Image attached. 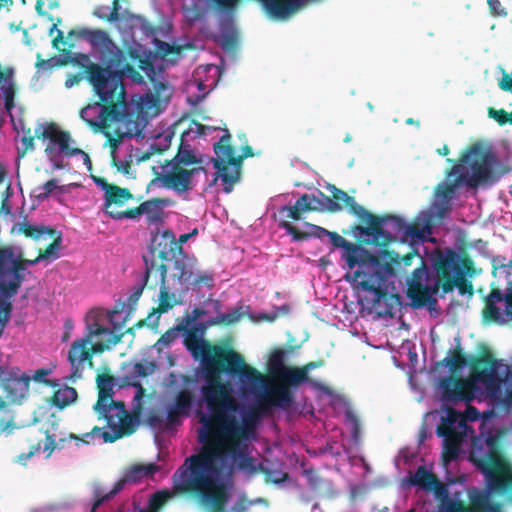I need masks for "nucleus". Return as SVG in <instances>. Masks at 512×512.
<instances>
[{"label": "nucleus", "mask_w": 512, "mask_h": 512, "mask_svg": "<svg viewBox=\"0 0 512 512\" xmlns=\"http://www.w3.org/2000/svg\"><path fill=\"white\" fill-rule=\"evenodd\" d=\"M178 330L184 332V346L196 360H201L206 385L201 393L209 414H201L198 429L200 451L187 457L173 475V489L178 494L197 499L212 512H223L228 499L220 480L222 471L254 469L249 442L256 436L261 412L273 405L263 397L259 407H252L238 417L240 402L232 395L230 384L220 378L222 372L238 376L250 390L262 388L266 378L246 364L244 357L231 348L213 345L203 338L205 327L195 325Z\"/></svg>", "instance_id": "1"}, {"label": "nucleus", "mask_w": 512, "mask_h": 512, "mask_svg": "<svg viewBox=\"0 0 512 512\" xmlns=\"http://www.w3.org/2000/svg\"><path fill=\"white\" fill-rule=\"evenodd\" d=\"M72 36L84 38L89 41L93 47L100 49L103 63L109 64L112 73L119 77L120 89H117L115 93L111 92L107 96L108 99L106 101L101 99L82 108V114L84 115L100 108L101 121L90 122V124L105 128L108 121L121 119L123 110H127L128 103L126 101L123 77H128L134 83L140 84L143 82V76L135 68L134 64L136 63L141 71L151 76L155 73L153 63L148 57L142 56L136 48L130 47L126 52L121 50L104 30L88 28H81L79 30L72 29L68 33V38Z\"/></svg>", "instance_id": "2"}, {"label": "nucleus", "mask_w": 512, "mask_h": 512, "mask_svg": "<svg viewBox=\"0 0 512 512\" xmlns=\"http://www.w3.org/2000/svg\"><path fill=\"white\" fill-rule=\"evenodd\" d=\"M329 239L334 248H342V259L345 260L346 280L353 281L357 288L365 294L359 296V303L369 310H377L383 300L400 303L399 295L387 292L388 280L393 275L391 264L371 254L362 245L347 241L337 232H331Z\"/></svg>", "instance_id": "3"}, {"label": "nucleus", "mask_w": 512, "mask_h": 512, "mask_svg": "<svg viewBox=\"0 0 512 512\" xmlns=\"http://www.w3.org/2000/svg\"><path fill=\"white\" fill-rule=\"evenodd\" d=\"M470 376L468 378L454 375L445 376L439 381L442 399L446 403H470L478 390L477 384L484 386L487 395L494 400H502L506 393H512V368L502 364L492 354L486 353L473 357L470 362Z\"/></svg>", "instance_id": "4"}, {"label": "nucleus", "mask_w": 512, "mask_h": 512, "mask_svg": "<svg viewBox=\"0 0 512 512\" xmlns=\"http://www.w3.org/2000/svg\"><path fill=\"white\" fill-rule=\"evenodd\" d=\"M469 460L485 476L486 492L508 495L512 501V468L505 459L500 433L473 437Z\"/></svg>", "instance_id": "5"}, {"label": "nucleus", "mask_w": 512, "mask_h": 512, "mask_svg": "<svg viewBox=\"0 0 512 512\" xmlns=\"http://www.w3.org/2000/svg\"><path fill=\"white\" fill-rule=\"evenodd\" d=\"M452 268L451 259L442 260L438 263L437 280L434 285H424L423 282L428 279L429 271L427 265L422 263L421 267H417L407 281V297L412 301L414 308H422L428 304L436 303L433 298L441 288L443 295L450 293L454 288L458 289L460 295H470L474 293L473 284L461 273L455 276L448 273V269Z\"/></svg>", "instance_id": "6"}, {"label": "nucleus", "mask_w": 512, "mask_h": 512, "mask_svg": "<svg viewBox=\"0 0 512 512\" xmlns=\"http://www.w3.org/2000/svg\"><path fill=\"white\" fill-rule=\"evenodd\" d=\"M13 252L9 248H0V337L10 321L13 309L11 299L18 293L25 276L23 271L27 266L35 265L41 261L39 255L33 259L21 257L12 261L9 269H5V261L11 257Z\"/></svg>", "instance_id": "7"}, {"label": "nucleus", "mask_w": 512, "mask_h": 512, "mask_svg": "<svg viewBox=\"0 0 512 512\" xmlns=\"http://www.w3.org/2000/svg\"><path fill=\"white\" fill-rule=\"evenodd\" d=\"M464 413H460L452 407L446 409V416L441 418L437 426L436 434L443 438L442 459L445 463L456 460L459 456L461 445L471 427L467 421H476L480 418L478 409L469 403Z\"/></svg>", "instance_id": "8"}, {"label": "nucleus", "mask_w": 512, "mask_h": 512, "mask_svg": "<svg viewBox=\"0 0 512 512\" xmlns=\"http://www.w3.org/2000/svg\"><path fill=\"white\" fill-rule=\"evenodd\" d=\"M285 356V350L274 349L267 364L270 375L279 382V385L268 390L266 401L282 409L291 406L294 395L290 387L300 385L304 376L303 369L285 365Z\"/></svg>", "instance_id": "9"}, {"label": "nucleus", "mask_w": 512, "mask_h": 512, "mask_svg": "<svg viewBox=\"0 0 512 512\" xmlns=\"http://www.w3.org/2000/svg\"><path fill=\"white\" fill-rule=\"evenodd\" d=\"M230 141L231 135L228 130H225V134L213 147L216 158H212V162L217 170L215 180L218 177L222 180L225 193H230L234 185L240 180L242 161L254 155L252 147L246 145L243 148V154L236 156L235 149Z\"/></svg>", "instance_id": "10"}, {"label": "nucleus", "mask_w": 512, "mask_h": 512, "mask_svg": "<svg viewBox=\"0 0 512 512\" xmlns=\"http://www.w3.org/2000/svg\"><path fill=\"white\" fill-rule=\"evenodd\" d=\"M495 157L491 151L484 150L480 145H471L460 158V164L454 165L447 176L458 174L457 183H466L475 188L490 179Z\"/></svg>", "instance_id": "11"}, {"label": "nucleus", "mask_w": 512, "mask_h": 512, "mask_svg": "<svg viewBox=\"0 0 512 512\" xmlns=\"http://www.w3.org/2000/svg\"><path fill=\"white\" fill-rule=\"evenodd\" d=\"M179 381L184 387L174 393L172 401L166 406V426L168 428L182 424V419L190 416L195 404V394L187 388L195 383V379L190 375L171 372L168 376L167 386L170 389L178 388Z\"/></svg>", "instance_id": "12"}, {"label": "nucleus", "mask_w": 512, "mask_h": 512, "mask_svg": "<svg viewBox=\"0 0 512 512\" xmlns=\"http://www.w3.org/2000/svg\"><path fill=\"white\" fill-rule=\"evenodd\" d=\"M70 62L83 69L85 79L93 87L98 100L103 99L106 101L108 99L107 96L111 92L115 93L117 89H120L119 77L112 73L109 64L101 66L100 64L93 63L88 55L82 53L75 54L70 59Z\"/></svg>", "instance_id": "13"}, {"label": "nucleus", "mask_w": 512, "mask_h": 512, "mask_svg": "<svg viewBox=\"0 0 512 512\" xmlns=\"http://www.w3.org/2000/svg\"><path fill=\"white\" fill-rule=\"evenodd\" d=\"M363 223L367 226H358L359 232L362 235L372 237L371 243L381 247H386L398 237H403L406 224L399 216H376L369 211Z\"/></svg>", "instance_id": "14"}, {"label": "nucleus", "mask_w": 512, "mask_h": 512, "mask_svg": "<svg viewBox=\"0 0 512 512\" xmlns=\"http://www.w3.org/2000/svg\"><path fill=\"white\" fill-rule=\"evenodd\" d=\"M162 171L156 173V180L162 187L173 190L178 194L191 191L196 186L195 177L203 173L207 175L205 168H190L165 160L161 165Z\"/></svg>", "instance_id": "15"}, {"label": "nucleus", "mask_w": 512, "mask_h": 512, "mask_svg": "<svg viewBox=\"0 0 512 512\" xmlns=\"http://www.w3.org/2000/svg\"><path fill=\"white\" fill-rule=\"evenodd\" d=\"M12 232L24 234L27 238L36 241L52 238V242L44 250H39L38 255L41 260H55L59 257L58 252L62 243V233L60 231L44 225L35 226L25 222L13 226Z\"/></svg>", "instance_id": "16"}, {"label": "nucleus", "mask_w": 512, "mask_h": 512, "mask_svg": "<svg viewBox=\"0 0 512 512\" xmlns=\"http://www.w3.org/2000/svg\"><path fill=\"white\" fill-rule=\"evenodd\" d=\"M31 375L21 373L18 367L5 370L0 366V383L5 398L10 402H20L29 394Z\"/></svg>", "instance_id": "17"}, {"label": "nucleus", "mask_w": 512, "mask_h": 512, "mask_svg": "<svg viewBox=\"0 0 512 512\" xmlns=\"http://www.w3.org/2000/svg\"><path fill=\"white\" fill-rule=\"evenodd\" d=\"M132 116H133L132 114H129V113H127L126 110H123V116L121 119L108 121L107 126L105 128H102V127L90 124V122L101 121L100 108H98L96 110H92L88 114H85V115L82 114V109L80 110V118L83 121H85L89 127L93 128L95 131H101L106 135V137L108 138V142L110 144L112 152H114L115 149L119 146L123 137H125V136L131 137L133 135H138L141 132V129H139L138 127H135L134 130L128 128L127 131H125V132H120L117 129V130H115L117 137L112 136L111 131H110L111 124L112 123L128 124L132 121V119H131Z\"/></svg>", "instance_id": "18"}, {"label": "nucleus", "mask_w": 512, "mask_h": 512, "mask_svg": "<svg viewBox=\"0 0 512 512\" xmlns=\"http://www.w3.org/2000/svg\"><path fill=\"white\" fill-rule=\"evenodd\" d=\"M326 190L331 194V197L320 192V196L326 201V211L330 213H336L343 209L344 204L353 215L357 216L361 222L365 221V217L368 215V210L363 206L359 205L355 198L349 196L345 191L336 187L333 184H327Z\"/></svg>", "instance_id": "19"}, {"label": "nucleus", "mask_w": 512, "mask_h": 512, "mask_svg": "<svg viewBox=\"0 0 512 512\" xmlns=\"http://www.w3.org/2000/svg\"><path fill=\"white\" fill-rule=\"evenodd\" d=\"M35 133L36 137L42 139H49L54 144L58 145L60 152L65 154L66 156L70 157L74 155H82L85 163H91L90 157L86 152H84L80 148L70 147V133L68 131L60 130L55 123H48L44 127L40 125L39 128L35 130Z\"/></svg>", "instance_id": "20"}, {"label": "nucleus", "mask_w": 512, "mask_h": 512, "mask_svg": "<svg viewBox=\"0 0 512 512\" xmlns=\"http://www.w3.org/2000/svg\"><path fill=\"white\" fill-rule=\"evenodd\" d=\"M176 251L182 253L183 249L177 244L174 233L165 230L153 236L148 253L143 258L165 263L174 258Z\"/></svg>", "instance_id": "21"}, {"label": "nucleus", "mask_w": 512, "mask_h": 512, "mask_svg": "<svg viewBox=\"0 0 512 512\" xmlns=\"http://www.w3.org/2000/svg\"><path fill=\"white\" fill-rule=\"evenodd\" d=\"M505 302V315L512 320V285L507 288L503 294L500 289L492 288L490 293L484 298L485 306L482 311V317L487 322L502 321V314L498 303Z\"/></svg>", "instance_id": "22"}, {"label": "nucleus", "mask_w": 512, "mask_h": 512, "mask_svg": "<svg viewBox=\"0 0 512 512\" xmlns=\"http://www.w3.org/2000/svg\"><path fill=\"white\" fill-rule=\"evenodd\" d=\"M90 342L87 339L79 338L73 341L68 351V361L71 365V374L69 380L76 381L82 377L85 363L90 368L93 367V360L91 358L88 345Z\"/></svg>", "instance_id": "23"}, {"label": "nucleus", "mask_w": 512, "mask_h": 512, "mask_svg": "<svg viewBox=\"0 0 512 512\" xmlns=\"http://www.w3.org/2000/svg\"><path fill=\"white\" fill-rule=\"evenodd\" d=\"M488 492L472 488L468 492L470 505L462 500H453L439 505V512H484Z\"/></svg>", "instance_id": "24"}, {"label": "nucleus", "mask_w": 512, "mask_h": 512, "mask_svg": "<svg viewBox=\"0 0 512 512\" xmlns=\"http://www.w3.org/2000/svg\"><path fill=\"white\" fill-rule=\"evenodd\" d=\"M134 196L128 188L114 185L106 194H104V212L114 220L127 219L126 217H118V214H124L126 210H119L118 207L123 206L129 200H133Z\"/></svg>", "instance_id": "25"}, {"label": "nucleus", "mask_w": 512, "mask_h": 512, "mask_svg": "<svg viewBox=\"0 0 512 512\" xmlns=\"http://www.w3.org/2000/svg\"><path fill=\"white\" fill-rule=\"evenodd\" d=\"M451 259L452 268L448 269V273L458 276L461 273L463 277L466 275L472 276L475 272L474 263L469 256L459 257L453 249H447L445 253L439 252L433 261V267L438 273V263L442 260Z\"/></svg>", "instance_id": "26"}, {"label": "nucleus", "mask_w": 512, "mask_h": 512, "mask_svg": "<svg viewBox=\"0 0 512 512\" xmlns=\"http://www.w3.org/2000/svg\"><path fill=\"white\" fill-rule=\"evenodd\" d=\"M118 415H120L119 424H116L115 428H110L113 432H103L102 439L104 442H115L123 436L131 435L135 432L137 427V419L133 415L129 414L125 406H121L118 409Z\"/></svg>", "instance_id": "27"}, {"label": "nucleus", "mask_w": 512, "mask_h": 512, "mask_svg": "<svg viewBox=\"0 0 512 512\" xmlns=\"http://www.w3.org/2000/svg\"><path fill=\"white\" fill-rule=\"evenodd\" d=\"M145 263V273L143 276V286L149 289H156L158 286L166 285L167 266L163 262L143 258Z\"/></svg>", "instance_id": "28"}, {"label": "nucleus", "mask_w": 512, "mask_h": 512, "mask_svg": "<svg viewBox=\"0 0 512 512\" xmlns=\"http://www.w3.org/2000/svg\"><path fill=\"white\" fill-rule=\"evenodd\" d=\"M164 200L160 198H154L141 203L139 206L134 208L126 209L124 214H118V217H126L127 219H136L139 216L146 214L151 220H158L163 211L162 204Z\"/></svg>", "instance_id": "29"}, {"label": "nucleus", "mask_w": 512, "mask_h": 512, "mask_svg": "<svg viewBox=\"0 0 512 512\" xmlns=\"http://www.w3.org/2000/svg\"><path fill=\"white\" fill-rule=\"evenodd\" d=\"M266 12L273 18L284 19L303 4V0H260Z\"/></svg>", "instance_id": "30"}, {"label": "nucleus", "mask_w": 512, "mask_h": 512, "mask_svg": "<svg viewBox=\"0 0 512 512\" xmlns=\"http://www.w3.org/2000/svg\"><path fill=\"white\" fill-rule=\"evenodd\" d=\"M313 201H316V196L305 193L296 200L293 206H283L280 208L279 212L280 214L286 213V218L298 221L301 219L304 212L321 209L320 206H314Z\"/></svg>", "instance_id": "31"}, {"label": "nucleus", "mask_w": 512, "mask_h": 512, "mask_svg": "<svg viewBox=\"0 0 512 512\" xmlns=\"http://www.w3.org/2000/svg\"><path fill=\"white\" fill-rule=\"evenodd\" d=\"M121 406H125L124 402L110 399L104 402V406L97 407V404H94L93 408L97 412L98 418L106 421L107 427L115 428L121 419L120 415H118V409Z\"/></svg>", "instance_id": "32"}, {"label": "nucleus", "mask_w": 512, "mask_h": 512, "mask_svg": "<svg viewBox=\"0 0 512 512\" xmlns=\"http://www.w3.org/2000/svg\"><path fill=\"white\" fill-rule=\"evenodd\" d=\"M169 161L190 168H204L201 157H198L190 145L184 144L183 141H181L177 153Z\"/></svg>", "instance_id": "33"}, {"label": "nucleus", "mask_w": 512, "mask_h": 512, "mask_svg": "<svg viewBox=\"0 0 512 512\" xmlns=\"http://www.w3.org/2000/svg\"><path fill=\"white\" fill-rule=\"evenodd\" d=\"M437 479V476L432 471L428 470L424 465H421L416 469L414 474L409 475L408 482L412 486H418L430 492Z\"/></svg>", "instance_id": "34"}, {"label": "nucleus", "mask_w": 512, "mask_h": 512, "mask_svg": "<svg viewBox=\"0 0 512 512\" xmlns=\"http://www.w3.org/2000/svg\"><path fill=\"white\" fill-rule=\"evenodd\" d=\"M96 383L98 388L97 407L104 406V402L112 399L114 394V377L108 373L97 375Z\"/></svg>", "instance_id": "35"}, {"label": "nucleus", "mask_w": 512, "mask_h": 512, "mask_svg": "<svg viewBox=\"0 0 512 512\" xmlns=\"http://www.w3.org/2000/svg\"><path fill=\"white\" fill-rule=\"evenodd\" d=\"M127 480L126 478L119 479L112 490L108 493H104L100 486H95L93 490V504L90 512H96V510L105 502L114 498L125 486Z\"/></svg>", "instance_id": "36"}, {"label": "nucleus", "mask_w": 512, "mask_h": 512, "mask_svg": "<svg viewBox=\"0 0 512 512\" xmlns=\"http://www.w3.org/2000/svg\"><path fill=\"white\" fill-rule=\"evenodd\" d=\"M77 391L73 387L64 386L56 390L52 396V403L56 407L63 409L69 406L77 399Z\"/></svg>", "instance_id": "37"}, {"label": "nucleus", "mask_w": 512, "mask_h": 512, "mask_svg": "<svg viewBox=\"0 0 512 512\" xmlns=\"http://www.w3.org/2000/svg\"><path fill=\"white\" fill-rule=\"evenodd\" d=\"M158 300V307L153 309V312L158 314L166 313L178 304L176 295L171 293L166 285L160 287Z\"/></svg>", "instance_id": "38"}, {"label": "nucleus", "mask_w": 512, "mask_h": 512, "mask_svg": "<svg viewBox=\"0 0 512 512\" xmlns=\"http://www.w3.org/2000/svg\"><path fill=\"white\" fill-rule=\"evenodd\" d=\"M442 362L447 366L452 373L460 370L468 364L466 355L464 354L460 344L452 351L451 356L445 357Z\"/></svg>", "instance_id": "39"}, {"label": "nucleus", "mask_w": 512, "mask_h": 512, "mask_svg": "<svg viewBox=\"0 0 512 512\" xmlns=\"http://www.w3.org/2000/svg\"><path fill=\"white\" fill-rule=\"evenodd\" d=\"M120 5L119 0H113L112 8L110 9L108 6H98L93 14L94 16L109 21V22H115L120 19Z\"/></svg>", "instance_id": "40"}, {"label": "nucleus", "mask_w": 512, "mask_h": 512, "mask_svg": "<svg viewBox=\"0 0 512 512\" xmlns=\"http://www.w3.org/2000/svg\"><path fill=\"white\" fill-rule=\"evenodd\" d=\"M156 369L157 366L153 361L137 362L133 365L129 378L131 380L145 378L149 375H152Z\"/></svg>", "instance_id": "41"}, {"label": "nucleus", "mask_w": 512, "mask_h": 512, "mask_svg": "<svg viewBox=\"0 0 512 512\" xmlns=\"http://www.w3.org/2000/svg\"><path fill=\"white\" fill-rule=\"evenodd\" d=\"M241 307L234 308L230 312L220 314L217 317L210 320L211 325H224L229 326L240 321L243 316Z\"/></svg>", "instance_id": "42"}, {"label": "nucleus", "mask_w": 512, "mask_h": 512, "mask_svg": "<svg viewBox=\"0 0 512 512\" xmlns=\"http://www.w3.org/2000/svg\"><path fill=\"white\" fill-rule=\"evenodd\" d=\"M32 434H34V431L30 432L29 435L26 437V441L30 445L29 452L21 453L17 457L18 463L22 465H26L27 461L30 460L32 456H34L41 450V439H39L38 437H32Z\"/></svg>", "instance_id": "43"}, {"label": "nucleus", "mask_w": 512, "mask_h": 512, "mask_svg": "<svg viewBox=\"0 0 512 512\" xmlns=\"http://www.w3.org/2000/svg\"><path fill=\"white\" fill-rule=\"evenodd\" d=\"M193 44L189 43L186 45L169 44L167 42L159 41L157 44L158 52L163 56L169 55H180L185 49H192Z\"/></svg>", "instance_id": "44"}, {"label": "nucleus", "mask_w": 512, "mask_h": 512, "mask_svg": "<svg viewBox=\"0 0 512 512\" xmlns=\"http://www.w3.org/2000/svg\"><path fill=\"white\" fill-rule=\"evenodd\" d=\"M173 269L175 271L173 273L174 278H177L180 282L183 283L190 281L192 272L183 259H175L173 263Z\"/></svg>", "instance_id": "45"}, {"label": "nucleus", "mask_w": 512, "mask_h": 512, "mask_svg": "<svg viewBox=\"0 0 512 512\" xmlns=\"http://www.w3.org/2000/svg\"><path fill=\"white\" fill-rule=\"evenodd\" d=\"M104 431H102V428L99 427V426H94L91 431L87 432V433H84L82 435V437L76 435V434H73V433H70L69 434V439H73L76 441V445L79 446L80 444H90L93 442L94 440V437L95 436H98V437H101L102 438V433Z\"/></svg>", "instance_id": "46"}, {"label": "nucleus", "mask_w": 512, "mask_h": 512, "mask_svg": "<svg viewBox=\"0 0 512 512\" xmlns=\"http://www.w3.org/2000/svg\"><path fill=\"white\" fill-rule=\"evenodd\" d=\"M426 228H428V225L420 222L405 224V230L402 238H422Z\"/></svg>", "instance_id": "47"}, {"label": "nucleus", "mask_w": 512, "mask_h": 512, "mask_svg": "<svg viewBox=\"0 0 512 512\" xmlns=\"http://www.w3.org/2000/svg\"><path fill=\"white\" fill-rule=\"evenodd\" d=\"M488 116L497 121L499 125H505L507 123L512 124V111L507 112L505 109H494L490 107L488 109Z\"/></svg>", "instance_id": "48"}, {"label": "nucleus", "mask_w": 512, "mask_h": 512, "mask_svg": "<svg viewBox=\"0 0 512 512\" xmlns=\"http://www.w3.org/2000/svg\"><path fill=\"white\" fill-rule=\"evenodd\" d=\"M2 93H3V96H4V104H5V108L7 110H11L13 107H14V98H15V93H16V88H15V84L14 82H11L9 84H6V85H2L0 87Z\"/></svg>", "instance_id": "49"}, {"label": "nucleus", "mask_w": 512, "mask_h": 512, "mask_svg": "<svg viewBox=\"0 0 512 512\" xmlns=\"http://www.w3.org/2000/svg\"><path fill=\"white\" fill-rule=\"evenodd\" d=\"M170 494L167 491H158L154 493L149 501V506L153 511L146 510L147 512H154L160 509L169 499ZM142 511H144L142 509ZM141 512V510L139 511Z\"/></svg>", "instance_id": "50"}, {"label": "nucleus", "mask_w": 512, "mask_h": 512, "mask_svg": "<svg viewBox=\"0 0 512 512\" xmlns=\"http://www.w3.org/2000/svg\"><path fill=\"white\" fill-rule=\"evenodd\" d=\"M433 492L435 497L440 500V504H443L444 502L453 501L454 499H451L449 497V492L447 485L440 482L439 479L436 480V483L433 484V488H431V491Z\"/></svg>", "instance_id": "51"}, {"label": "nucleus", "mask_w": 512, "mask_h": 512, "mask_svg": "<svg viewBox=\"0 0 512 512\" xmlns=\"http://www.w3.org/2000/svg\"><path fill=\"white\" fill-rule=\"evenodd\" d=\"M265 481L267 483L280 484L285 482L289 475L281 470H265Z\"/></svg>", "instance_id": "52"}, {"label": "nucleus", "mask_w": 512, "mask_h": 512, "mask_svg": "<svg viewBox=\"0 0 512 512\" xmlns=\"http://www.w3.org/2000/svg\"><path fill=\"white\" fill-rule=\"evenodd\" d=\"M110 333L109 329L99 325L98 323H88L87 324V333L83 337V339H87L88 342H92L93 337H97L103 334Z\"/></svg>", "instance_id": "53"}, {"label": "nucleus", "mask_w": 512, "mask_h": 512, "mask_svg": "<svg viewBox=\"0 0 512 512\" xmlns=\"http://www.w3.org/2000/svg\"><path fill=\"white\" fill-rule=\"evenodd\" d=\"M34 136L31 133V128H27V135H23L21 138L22 148L18 149V155L23 157L28 151L34 149Z\"/></svg>", "instance_id": "54"}, {"label": "nucleus", "mask_w": 512, "mask_h": 512, "mask_svg": "<svg viewBox=\"0 0 512 512\" xmlns=\"http://www.w3.org/2000/svg\"><path fill=\"white\" fill-rule=\"evenodd\" d=\"M61 23V18L57 19V23H54L50 29H49V35L52 36L54 32H56V36L52 40V46L55 49L60 50L59 44H66V41L64 40V33L57 28L58 24Z\"/></svg>", "instance_id": "55"}, {"label": "nucleus", "mask_w": 512, "mask_h": 512, "mask_svg": "<svg viewBox=\"0 0 512 512\" xmlns=\"http://www.w3.org/2000/svg\"><path fill=\"white\" fill-rule=\"evenodd\" d=\"M58 187V182L56 179H51L47 181L44 185L37 188L39 193L37 194V198L40 200L47 199L51 192H53Z\"/></svg>", "instance_id": "56"}, {"label": "nucleus", "mask_w": 512, "mask_h": 512, "mask_svg": "<svg viewBox=\"0 0 512 512\" xmlns=\"http://www.w3.org/2000/svg\"><path fill=\"white\" fill-rule=\"evenodd\" d=\"M280 226L297 241L305 240L309 236L307 233L300 231L297 227L287 221H283Z\"/></svg>", "instance_id": "57"}, {"label": "nucleus", "mask_w": 512, "mask_h": 512, "mask_svg": "<svg viewBox=\"0 0 512 512\" xmlns=\"http://www.w3.org/2000/svg\"><path fill=\"white\" fill-rule=\"evenodd\" d=\"M418 255V252L416 250H413L409 253H407L404 256H399L398 254L395 255V257H391V260L396 265H403L404 267L410 266L412 264L413 259Z\"/></svg>", "instance_id": "58"}, {"label": "nucleus", "mask_w": 512, "mask_h": 512, "mask_svg": "<svg viewBox=\"0 0 512 512\" xmlns=\"http://www.w3.org/2000/svg\"><path fill=\"white\" fill-rule=\"evenodd\" d=\"M213 3L218 9L226 12H232L240 0H208Z\"/></svg>", "instance_id": "59"}, {"label": "nucleus", "mask_w": 512, "mask_h": 512, "mask_svg": "<svg viewBox=\"0 0 512 512\" xmlns=\"http://www.w3.org/2000/svg\"><path fill=\"white\" fill-rule=\"evenodd\" d=\"M489 8L493 16L506 17L507 11L499 0H488Z\"/></svg>", "instance_id": "60"}, {"label": "nucleus", "mask_w": 512, "mask_h": 512, "mask_svg": "<svg viewBox=\"0 0 512 512\" xmlns=\"http://www.w3.org/2000/svg\"><path fill=\"white\" fill-rule=\"evenodd\" d=\"M46 441L44 445V452H46V458H50L54 450H56V439L54 435L49 434L48 431L45 432Z\"/></svg>", "instance_id": "61"}, {"label": "nucleus", "mask_w": 512, "mask_h": 512, "mask_svg": "<svg viewBox=\"0 0 512 512\" xmlns=\"http://www.w3.org/2000/svg\"><path fill=\"white\" fill-rule=\"evenodd\" d=\"M112 163L113 166L117 168V171L122 172L123 174H129L131 169V160H117L114 155H112Z\"/></svg>", "instance_id": "62"}, {"label": "nucleus", "mask_w": 512, "mask_h": 512, "mask_svg": "<svg viewBox=\"0 0 512 512\" xmlns=\"http://www.w3.org/2000/svg\"><path fill=\"white\" fill-rule=\"evenodd\" d=\"M459 184L460 183H457V179H456L453 184L444 185L443 188L440 190L439 195L447 201L451 200L452 196L454 194L455 188Z\"/></svg>", "instance_id": "63"}, {"label": "nucleus", "mask_w": 512, "mask_h": 512, "mask_svg": "<svg viewBox=\"0 0 512 512\" xmlns=\"http://www.w3.org/2000/svg\"><path fill=\"white\" fill-rule=\"evenodd\" d=\"M237 45V34L231 33L224 35L222 39V46L225 48H235Z\"/></svg>", "instance_id": "64"}]
</instances>
